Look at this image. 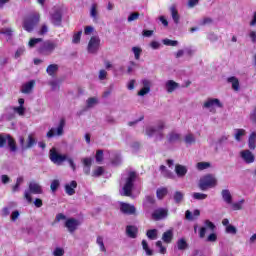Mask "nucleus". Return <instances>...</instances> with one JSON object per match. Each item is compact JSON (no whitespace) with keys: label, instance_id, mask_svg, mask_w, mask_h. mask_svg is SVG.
I'll return each mask as SVG.
<instances>
[{"label":"nucleus","instance_id":"nucleus-40","mask_svg":"<svg viewBox=\"0 0 256 256\" xmlns=\"http://www.w3.org/2000/svg\"><path fill=\"white\" fill-rule=\"evenodd\" d=\"M245 203V199H242L238 202L232 203V209L233 211H241L243 209V204Z\"/></svg>","mask_w":256,"mask_h":256},{"label":"nucleus","instance_id":"nucleus-10","mask_svg":"<svg viewBox=\"0 0 256 256\" xmlns=\"http://www.w3.org/2000/svg\"><path fill=\"white\" fill-rule=\"evenodd\" d=\"M203 107L204 109H209L210 113H215V108H221L223 107V104L217 98H210L207 102H204Z\"/></svg>","mask_w":256,"mask_h":256},{"label":"nucleus","instance_id":"nucleus-9","mask_svg":"<svg viewBox=\"0 0 256 256\" xmlns=\"http://www.w3.org/2000/svg\"><path fill=\"white\" fill-rule=\"evenodd\" d=\"M65 129V119H61L59 122V125L57 128H51L47 134L46 137L48 139H52V137H61L63 135V133H65L64 131Z\"/></svg>","mask_w":256,"mask_h":256},{"label":"nucleus","instance_id":"nucleus-6","mask_svg":"<svg viewBox=\"0 0 256 256\" xmlns=\"http://www.w3.org/2000/svg\"><path fill=\"white\" fill-rule=\"evenodd\" d=\"M7 144H8L9 150L12 153H15V151H17V144L15 142V139H13L9 134H6V135L0 134V149L5 147V145Z\"/></svg>","mask_w":256,"mask_h":256},{"label":"nucleus","instance_id":"nucleus-15","mask_svg":"<svg viewBox=\"0 0 256 256\" xmlns=\"http://www.w3.org/2000/svg\"><path fill=\"white\" fill-rule=\"evenodd\" d=\"M81 225V221L75 219V218H70L67 219L65 222V227L68 229L69 233H75L77 231V227Z\"/></svg>","mask_w":256,"mask_h":256},{"label":"nucleus","instance_id":"nucleus-36","mask_svg":"<svg viewBox=\"0 0 256 256\" xmlns=\"http://www.w3.org/2000/svg\"><path fill=\"white\" fill-rule=\"evenodd\" d=\"M97 103H99V99H97L96 97L88 98L86 101V107H87V109H91V108L95 107V105H97Z\"/></svg>","mask_w":256,"mask_h":256},{"label":"nucleus","instance_id":"nucleus-31","mask_svg":"<svg viewBox=\"0 0 256 256\" xmlns=\"http://www.w3.org/2000/svg\"><path fill=\"white\" fill-rule=\"evenodd\" d=\"M197 141V139L195 138V134L193 133H188L184 136V142L186 143V145H193V143H195Z\"/></svg>","mask_w":256,"mask_h":256},{"label":"nucleus","instance_id":"nucleus-25","mask_svg":"<svg viewBox=\"0 0 256 256\" xmlns=\"http://www.w3.org/2000/svg\"><path fill=\"white\" fill-rule=\"evenodd\" d=\"M155 205V196H146L143 201L144 209H153Z\"/></svg>","mask_w":256,"mask_h":256},{"label":"nucleus","instance_id":"nucleus-28","mask_svg":"<svg viewBox=\"0 0 256 256\" xmlns=\"http://www.w3.org/2000/svg\"><path fill=\"white\" fill-rule=\"evenodd\" d=\"M33 87H35V82L34 80H31L22 86V93L28 95L31 93V91H33Z\"/></svg>","mask_w":256,"mask_h":256},{"label":"nucleus","instance_id":"nucleus-27","mask_svg":"<svg viewBox=\"0 0 256 256\" xmlns=\"http://www.w3.org/2000/svg\"><path fill=\"white\" fill-rule=\"evenodd\" d=\"M183 199H185V193L181 191H176L173 194V200L176 203V205H181V203H183Z\"/></svg>","mask_w":256,"mask_h":256},{"label":"nucleus","instance_id":"nucleus-23","mask_svg":"<svg viewBox=\"0 0 256 256\" xmlns=\"http://www.w3.org/2000/svg\"><path fill=\"white\" fill-rule=\"evenodd\" d=\"M222 199L227 205H233V196L231 195V191L229 189H224L221 192Z\"/></svg>","mask_w":256,"mask_h":256},{"label":"nucleus","instance_id":"nucleus-2","mask_svg":"<svg viewBox=\"0 0 256 256\" xmlns=\"http://www.w3.org/2000/svg\"><path fill=\"white\" fill-rule=\"evenodd\" d=\"M165 129V122L159 121L157 124L146 127V135L148 137H156V141H161L165 134L163 133Z\"/></svg>","mask_w":256,"mask_h":256},{"label":"nucleus","instance_id":"nucleus-50","mask_svg":"<svg viewBox=\"0 0 256 256\" xmlns=\"http://www.w3.org/2000/svg\"><path fill=\"white\" fill-rule=\"evenodd\" d=\"M1 35H6V37H9V39H11V37H13V29L11 28H3L0 31Z\"/></svg>","mask_w":256,"mask_h":256},{"label":"nucleus","instance_id":"nucleus-17","mask_svg":"<svg viewBox=\"0 0 256 256\" xmlns=\"http://www.w3.org/2000/svg\"><path fill=\"white\" fill-rule=\"evenodd\" d=\"M143 88L138 92L139 97H145L148 93H151V81L148 79L142 80Z\"/></svg>","mask_w":256,"mask_h":256},{"label":"nucleus","instance_id":"nucleus-33","mask_svg":"<svg viewBox=\"0 0 256 256\" xmlns=\"http://www.w3.org/2000/svg\"><path fill=\"white\" fill-rule=\"evenodd\" d=\"M247 135V132L245 129H235L234 130V138L236 141H241V137H245Z\"/></svg>","mask_w":256,"mask_h":256},{"label":"nucleus","instance_id":"nucleus-45","mask_svg":"<svg viewBox=\"0 0 256 256\" xmlns=\"http://www.w3.org/2000/svg\"><path fill=\"white\" fill-rule=\"evenodd\" d=\"M132 52L134 53V57H135L136 61H139V59H141V53H143V49L135 46L132 48Z\"/></svg>","mask_w":256,"mask_h":256},{"label":"nucleus","instance_id":"nucleus-54","mask_svg":"<svg viewBox=\"0 0 256 256\" xmlns=\"http://www.w3.org/2000/svg\"><path fill=\"white\" fill-rule=\"evenodd\" d=\"M137 19H139V13L138 12H134V13H131L129 16H128V23H133V21H137Z\"/></svg>","mask_w":256,"mask_h":256},{"label":"nucleus","instance_id":"nucleus-5","mask_svg":"<svg viewBox=\"0 0 256 256\" xmlns=\"http://www.w3.org/2000/svg\"><path fill=\"white\" fill-rule=\"evenodd\" d=\"M55 49H57V42L46 40L41 43L38 51L41 53V55H51Z\"/></svg>","mask_w":256,"mask_h":256},{"label":"nucleus","instance_id":"nucleus-4","mask_svg":"<svg viewBox=\"0 0 256 256\" xmlns=\"http://www.w3.org/2000/svg\"><path fill=\"white\" fill-rule=\"evenodd\" d=\"M32 195H43V186L35 181H32L28 185V190L24 192V198L28 201V203H32L33 198Z\"/></svg>","mask_w":256,"mask_h":256},{"label":"nucleus","instance_id":"nucleus-61","mask_svg":"<svg viewBox=\"0 0 256 256\" xmlns=\"http://www.w3.org/2000/svg\"><path fill=\"white\" fill-rule=\"evenodd\" d=\"M204 224H205L206 227H208V229H210V231H215L216 226L210 220H205Z\"/></svg>","mask_w":256,"mask_h":256},{"label":"nucleus","instance_id":"nucleus-43","mask_svg":"<svg viewBox=\"0 0 256 256\" xmlns=\"http://www.w3.org/2000/svg\"><path fill=\"white\" fill-rule=\"evenodd\" d=\"M192 197L196 201H205V199H207V194H203V193H200V192H194L192 194Z\"/></svg>","mask_w":256,"mask_h":256},{"label":"nucleus","instance_id":"nucleus-24","mask_svg":"<svg viewBox=\"0 0 256 256\" xmlns=\"http://www.w3.org/2000/svg\"><path fill=\"white\" fill-rule=\"evenodd\" d=\"M165 89L167 93H173V91H176V89H179V83L173 80H168L165 83Z\"/></svg>","mask_w":256,"mask_h":256},{"label":"nucleus","instance_id":"nucleus-53","mask_svg":"<svg viewBox=\"0 0 256 256\" xmlns=\"http://www.w3.org/2000/svg\"><path fill=\"white\" fill-rule=\"evenodd\" d=\"M83 34V31H79L73 35L72 43L77 44L81 41V35Z\"/></svg>","mask_w":256,"mask_h":256},{"label":"nucleus","instance_id":"nucleus-64","mask_svg":"<svg viewBox=\"0 0 256 256\" xmlns=\"http://www.w3.org/2000/svg\"><path fill=\"white\" fill-rule=\"evenodd\" d=\"M103 175V167H98L93 172V177H101Z\"/></svg>","mask_w":256,"mask_h":256},{"label":"nucleus","instance_id":"nucleus-60","mask_svg":"<svg viewBox=\"0 0 256 256\" xmlns=\"http://www.w3.org/2000/svg\"><path fill=\"white\" fill-rule=\"evenodd\" d=\"M53 255L54 256H63L65 255V250L63 248H55V250L53 251Z\"/></svg>","mask_w":256,"mask_h":256},{"label":"nucleus","instance_id":"nucleus-37","mask_svg":"<svg viewBox=\"0 0 256 256\" xmlns=\"http://www.w3.org/2000/svg\"><path fill=\"white\" fill-rule=\"evenodd\" d=\"M209 167H211L210 162H198L196 164V169H198V171H205V169H209Z\"/></svg>","mask_w":256,"mask_h":256},{"label":"nucleus","instance_id":"nucleus-39","mask_svg":"<svg viewBox=\"0 0 256 256\" xmlns=\"http://www.w3.org/2000/svg\"><path fill=\"white\" fill-rule=\"evenodd\" d=\"M39 43H43V38H31L28 42V46L30 49H33V47H36Z\"/></svg>","mask_w":256,"mask_h":256},{"label":"nucleus","instance_id":"nucleus-21","mask_svg":"<svg viewBox=\"0 0 256 256\" xmlns=\"http://www.w3.org/2000/svg\"><path fill=\"white\" fill-rule=\"evenodd\" d=\"M99 5L97 3H93L90 7V17L93 19L94 23L99 21Z\"/></svg>","mask_w":256,"mask_h":256},{"label":"nucleus","instance_id":"nucleus-38","mask_svg":"<svg viewBox=\"0 0 256 256\" xmlns=\"http://www.w3.org/2000/svg\"><path fill=\"white\" fill-rule=\"evenodd\" d=\"M163 45H166L167 47H177L179 45V41L177 40H171V39H164L162 40Z\"/></svg>","mask_w":256,"mask_h":256},{"label":"nucleus","instance_id":"nucleus-14","mask_svg":"<svg viewBox=\"0 0 256 256\" xmlns=\"http://www.w3.org/2000/svg\"><path fill=\"white\" fill-rule=\"evenodd\" d=\"M50 19L53 25L59 27V25H61V22L63 21V11H61V8L54 9V13H51Z\"/></svg>","mask_w":256,"mask_h":256},{"label":"nucleus","instance_id":"nucleus-13","mask_svg":"<svg viewBox=\"0 0 256 256\" xmlns=\"http://www.w3.org/2000/svg\"><path fill=\"white\" fill-rule=\"evenodd\" d=\"M119 207L121 213L124 215H135L137 212V208H135V205L125 203V202H119Z\"/></svg>","mask_w":256,"mask_h":256},{"label":"nucleus","instance_id":"nucleus-32","mask_svg":"<svg viewBox=\"0 0 256 256\" xmlns=\"http://www.w3.org/2000/svg\"><path fill=\"white\" fill-rule=\"evenodd\" d=\"M162 240L164 241V243H171V241L173 240V230H168L164 232L162 235Z\"/></svg>","mask_w":256,"mask_h":256},{"label":"nucleus","instance_id":"nucleus-63","mask_svg":"<svg viewBox=\"0 0 256 256\" xmlns=\"http://www.w3.org/2000/svg\"><path fill=\"white\" fill-rule=\"evenodd\" d=\"M103 161V150H98L96 152V162L101 163Z\"/></svg>","mask_w":256,"mask_h":256},{"label":"nucleus","instance_id":"nucleus-12","mask_svg":"<svg viewBox=\"0 0 256 256\" xmlns=\"http://www.w3.org/2000/svg\"><path fill=\"white\" fill-rule=\"evenodd\" d=\"M50 160L55 165H61L63 161H67V155H61L55 151V148L50 150Z\"/></svg>","mask_w":256,"mask_h":256},{"label":"nucleus","instance_id":"nucleus-34","mask_svg":"<svg viewBox=\"0 0 256 256\" xmlns=\"http://www.w3.org/2000/svg\"><path fill=\"white\" fill-rule=\"evenodd\" d=\"M57 71H59V65L57 64H50L46 69V72L50 75V77H53Z\"/></svg>","mask_w":256,"mask_h":256},{"label":"nucleus","instance_id":"nucleus-49","mask_svg":"<svg viewBox=\"0 0 256 256\" xmlns=\"http://www.w3.org/2000/svg\"><path fill=\"white\" fill-rule=\"evenodd\" d=\"M177 247L180 251L187 249V241H185L183 238L178 240Z\"/></svg>","mask_w":256,"mask_h":256},{"label":"nucleus","instance_id":"nucleus-29","mask_svg":"<svg viewBox=\"0 0 256 256\" xmlns=\"http://www.w3.org/2000/svg\"><path fill=\"white\" fill-rule=\"evenodd\" d=\"M248 147L251 151H255L256 148V132H252L248 139Z\"/></svg>","mask_w":256,"mask_h":256},{"label":"nucleus","instance_id":"nucleus-52","mask_svg":"<svg viewBox=\"0 0 256 256\" xmlns=\"http://www.w3.org/2000/svg\"><path fill=\"white\" fill-rule=\"evenodd\" d=\"M226 233L230 235H237V228L230 224L226 227Z\"/></svg>","mask_w":256,"mask_h":256},{"label":"nucleus","instance_id":"nucleus-16","mask_svg":"<svg viewBox=\"0 0 256 256\" xmlns=\"http://www.w3.org/2000/svg\"><path fill=\"white\" fill-rule=\"evenodd\" d=\"M167 215H168L167 209L158 208L154 210V212L152 213V219H154V221H161V219H165Z\"/></svg>","mask_w":256,"mask_h":256},{"label":"nucleus","instance_id":"nucleus-20","mask_svg":"<svg viewBox=\"0 0 256 256\" xmlns=\"http://www.w3.org/2000/svg\"><path fill=\"white\" fill-rule=\"evenodd\" d=\"M64 189L65 193H67L69 196L75 195V189H77V181L72 180L71 182L65 184Z\"/></svg>","mask_w":256,"mask_h":256},{"label":"nucleus","instance_id":"nucleus-47","mask_svg":"<svg viewBox=\"0 0 256 256\" xmlns=\"http://www.w3.org/2000/svg\"><path fill=\"white\" fill-rule=\"evenodd\" d=\"M142 247L145 250L146 255H153V250L149 249V244L146 242V240H142Z\"/></svg>","mask_w":256,"mask_h":256},{"label":"nucleus","instance_id":"nucleus-46","mask_svg":"<svg viewBox=\"0 0 256 256\" xmlns=\"http://www.w3.org/2000/svg\"><path fill=\"white\" fill-rule=\"evenodd\" d=\"M60 185H61V182L59 180L57 179L53 180L50 184V189L52 193H55L59 189Z\"/></svg>","mask_w":256,"mask_h":256},{"label":"nucleus","instance_id":"nucleus-62","mask_svg":"<svg viewBox=\"0 0 256 256\" xmlns=\"http://www.w3.org/2000/svg\"><path fill=\"white\" fill-rule=\"evenodd\" d=\"M206 241H207L208 243H215V241H217V234L211 233V234L207 237Z\"/></svg>","mask_w":256,"mask_h":256},{"label":"nucleus","instance_id":"nucleus-7","mask_svg":"<svg viewBox=\"0 0 256 256\" xmlns=\"http://www.w3.org/2000/svg\"><path fill=\"white\" fill-rule=\"evenodd\" d=\"M20 147L23 151H27V149H31L37 145V139H35V134L31 133L28 135V138L25 143V138L23 136L19 137Z\"/></svg>","mask_w":256,"mask_h":256},{"label":"nucleus","instance_id":"nucleus-58","mask_svg":"<svg viewBox=\"0 0 256 256\" xmlns=\"http://www.w3.org/2000/svg\"><path fill=\"white\" fill-rule=\"evenodd\" d=\"M82 163L84 167H91L93 165V159L91 158H83Z\"/></svg>","mask_w":256,"mask_h":256},{"label":"nucleus","instance_id":"nucleus-44","mask_svg":"<svg viewBox=\"0 0 256 256\" xmlns=\"http://www.w3.org/2000/svg\"><path fill=\"white\" fill-rule=\"evenodd\" d=\"M160 171L163 177H168L169 179L173 177V174L171 173V171L167 170V167L165 165L160 166Z\"/></svg>","mask_w":256,"mask_h":256},{"label":"nucleus","instance_id":"nucleus-42","mask_svg":"<svg viewBox=\"0 0 256 256\" xmlns=\"http://www.w3.org/2000/svg\"><path fill=\"white\" fill-rule=\"evenodd\" d=\"M157 233H158L157 229H150L147 231L146 236L151 241H155V239H157Z\"/></svg>","mask_w":256,"mask_h":256},{"label":"nucleus","instance_id":"nucleus-18","mask_svg":"<svg viewBox=\"0 0 256 256\" xmlns=\"http://www.w3.org/2000/svg\"><path fill=\"white\" fill-rule=\"evenodd\" d=\"M240 157H242L243 161L245 163H254L255 162V155H253V152L251 150H243L240 152Z\"/></svg>","mask_w":256,"mask_h":256},{"label":"nucleus","instance_id":"nucleus-59","mask_svg":"<svg viewBox=\"0 0 256 256\" xmlns=\"http://www.w3.org/2000/svg\"><path fill=\"white\" fill-rule=\"evenodd\" d=\"M25 54V47H19L15 53V59H19L22 55Z\"/></svg>","mask_w":256,"mask_h":256},{"label":"nucleus","instance_id":"nucleus-26","mask_svg":"<svg viewBox=\"0 0 256 256\" xmlns=\"http://www.w3.org/2000/svg\"><path fill=\"white\" fill-rule=\"evenodd\" d=\"M167 140L170 143H177L178 141H181V134L176 131H172L168 134Z\"/></svg>","mask_w":256,"mask_h":256},{"label":"nucleus","instance_id":"nucleus-55","mask_svg":"<svg viewBox=\"0 0 256 256\" xmlns=\"http://www.w3.org/2000/svg\"><path fill=\"white\" fill-rule=\"evenodd\" d=\"M184 53H185L188 57H193V55H195V49H193V46L186 47V48H184Z\"/></svg>","mask_w":256,"mask_h":256},{"label":"nucleus","instance_id":"nucleus-56","mask_svg":"<svg viewBox=\"0 0 256 256\" xmlns=\"http://www.w3.org/2000/svg\"><path fill=\"white\" fill-rule=\"evenodd\" d=\"M49 32V27L47 26V24H43L40 28V30L38 31L39 35H47V33Z\"/></svg>","mask_w":256,"mask_h":256},{"label":"nucleus","instance_id":"nucleus-1","mask_svg":"<svg viewBox=\"0 0 256 256\" xmlns=\"http://www.w3.org/2000/svg\"><path fill=\"white\" fill-rule=\"evenodd\" d=\"M136 179L137 172H128L127 177H122L120 182V185H123L120 190V195H122V197H131Z\"/></svg>","mask_w":256,"mask_h":256},{"label":"nucleus","instance_id":"nucleus-30","mask_svg":"<svg viewBox=\"0 0 256 256\" xmlns=\"http://www.w3.org/2000/svg\"><path fill=\"white\" fill-rule=\"evenodd\" d=\"M137 231V227L135 226L126 227V235H128L131 239H137Z\"/></svg>","mask_w":256,"mask_h":256},{"label":"nucleus","instance_id":"nucleus-8","mask_svg":"<svg viewBox=\"0 0 256 256\" xmlns=\"http://www.w3.org/2000/svg\"><path fill=\"white\" fill-rule=\"evenodd\" d=\"M39 19V14L26 18L23 22V29H25V31H27L28 33H31V31L35 29V26L39 24Z\"/></svg>","mask_w":256,"mask_h":256},{"label":"nucleus","instance_id":"nucleus-57","mask_svg":"<svg viewBox=\"0 0 256 256\" xmlns=\"http://www.w3.org/2000/svg\"><path fill=\"white\" fill-rule=\"evenodd\" d=\"M14 112L20 116H23L25 115V107L23 106L14 107Z\"/></svg>","mask_w":256,"mask_h":256},{"label":"nucleus","instance_id":"nucleus-11","mask_svg":"<svg viewBox=\"0 0 256 256\" xmlns=\"http://www.w3.org/2000/svg\"><path fill=\"white\" fill-rule=\"evenodd\" d=\"M99 45H101V40L99 39V37L93 36L88 43V53H97V51H99Z\"/></svg>","mask_w":256,"mask_h":256},{"label":"nucleus","instance_id":"nucleus-19","mask_svg":"<svg viewBox=\"0 0 256 256\" xmlns=\"http://www.w3.org/2000/svg\"><path fill=\"white\" fill-rule=\"evenodd\" d=\"M169 11L175 25H179V21H181V16L179 15V10H177V5L172 4L169 7Z\"/></svg>","mask_w":256,"mask_h":256},{"label":"nucleus","instance_id":"nucleus-22","mask_svg":"<svg viewBox=\"0 0 256 256\" xmlns=\"http://www.w3.org/2000/svg\"><path fill=\"white\" fill-rule=\"evenodd\" d=\"M174 171H175L177 177H179L180 179H183V177H185V175H187V172L189 170L187 169V166H184L181 164H176Z\"/></svg>","mask_w":256,"mask_h":256},{"label":"nucleus","instance_id":"nucleus-48","mask_svg":"<svg viewBox=\"0 0 256 256\" xmlns=\"http://www.w3.org/2000/svg\"><path fill=\"white\" fill-rule=\"evenodd\" d=\"M213 23V19L210 17H204L201 20H199V25L202 27H205V25H211Z\"/></svg>","mask_w":256,"mask_h":256},{"label":"nucleus","instance_id":"nucleus-35","mask_svg":"<svg viewBox=\"0 0 256 256\" xmlns=\"http://www.w3.org/2000/svg\"><path fill=\"white\" fill-rule=\"evenodd\" d=\"M228 83H232V89L234 91H239V79L237 77L232 76L228 78Z\"/></svg>","mask_w":256,"mask_h":256},{"label":"nucleus","instance_id":"nucleus-51","mask_svg":"<svg viewBox=\"0 0 256 256\" xmlns=\"http://www.w3.org/2000/svg\"><path fill=\"white\" fill-rule=\"evenodd\" d=\"M156 195L158 199H163L165 195H167V188H160L156 191Z\"/></svg>","mask_w":256,"mask_h":256},{"label":"nucleus","instance_id":"nucleus-41","mask_svg":"<svg viewBox=\"0 0 256 256\" xmlns=\"http://www.w3.org/2000/svg\"><path fill=\"white\" fill-rule=\"evenodd\" d=\"M96 243L97 245H99L100 251H102V253L107 252V248H105V243L103 242V236H98L96 239Z\"/></svg>","mask_w":256,"mask_h":256},{"label":"nucleus","instance_id":"nucleus-3","mask_svg":"<svg viewBox=\"0 0 256 256\" xmlns=\"http://www.w3.org/2000/svg\"><path fill=\"white\" fill-rule=\"evenodd\" d=\"M198 187L201 191L213 189V187H217V178L213 174H206L200 178Z\"/></svg>","mask_w":256,"mask_h":256}]
</instances>
